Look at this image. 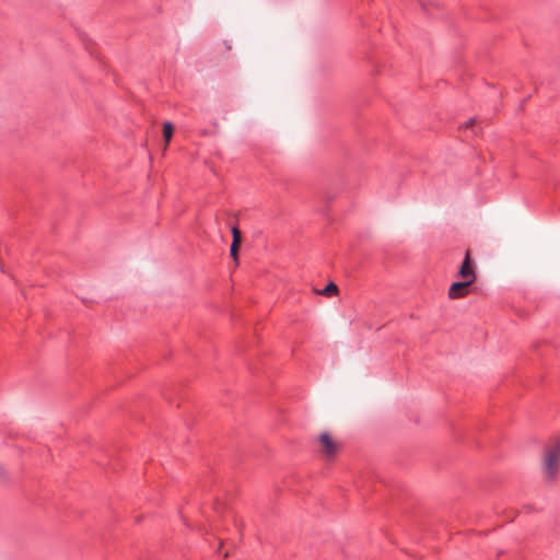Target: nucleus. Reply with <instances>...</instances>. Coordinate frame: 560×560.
I'll list each match as a JSON object with an SVG mask.
<instances>
[{"label": "nucleus", "instance_id": "7", "mask_svg": "<svg viewBox=\"0 0 560 560\" xmlns=\"http://www.w3.org/2000/svg\"><path fill=\"white\" fill-rule=\"evenodd\" d=\"M338 292V288L334 282H329L320 292L323 295L330 296L332 294H336Z\"/></svg>", "mask_w": 560, "mask_h": 560}, {"label": "nucleus", "instance_id": "4", "mask_svg": "<svg viewBox=\"0 0 560 560\" xmlns=\"http://www.w3.org/2000/svg\"><path fill=\"white\" fill-rule=\"evenodd\" d=\"M458 275L465 280L472 279V282H475L476 273H475V268H474L471 259H470L469 252H466V255H465V258H464V261L462 264Z\"/></svg>", "mask_w": 560, "mask_h": 560}, {"label": "nucleus", "instance_id": "8", "mask_svg": "<svg viewBox=\"0 0 560 560\" xmlns=\"http://www.w3.org/2000/svg\"><path fill=\"white\" fill-rule=\"evenodd\" d=\"M474 124V119H469V121L467 122V125H471Z\"/></svg>", "mask_w": 560, "mask_h": 560}, {"label": "nucleus", "instance_id": "6", "mask_svg": "<svg viewBox=\"0 0 560 560\" xmlns=\"http://www.w3.org/2000/svg\"><path fill=\"white\" fill-rule=\"evenodd\" d=\"M173 136V125L170 121L163 124V137L165 142H170Z\"/></svg>", "mask_w": 560, "mask_h": 560}, {"label": "nucleus", "instance_id": "3", "mask_svg": "<svg viewBox=\"0 0 560 560\" xmlns=\"http://www.w3.org/2000/svg\"><path fill=\"white\" fill-rule=\"evenodd\" d=\"M319 442L322 443V452L326 457H332L338 451V445L332 441L329 433L324 432L319 435Z\"/></svg>", "mask_w": 560, "mask_h": 560}, {"label": "nucleus", "instance_id": "5", "mask_svg": "<svg viewBox=\"0 0 560 560\" xmlns=\"http://www.w3.org/2000/svg\"><path fill=\"white\" fill-rule=\"evenodd\" d=\"M232 236L233 241L230 247V254L231 256L236 260L237 259V252L241 245V231L237 226L232 228Z\"/></svg>", "mask_w": 560, "mask_h": 560}, {"label": "nucleus", "instance_id": "2", "mask_svg": "<svg viewBox=\"0 0 560 560\" xmlns=\"http://www.w3.org/2000/svg\"><path fill=\"white\" fill-rule=\"evenodd\" d=\"M472 283H474L472 279L465 280L462 282H454L448 289L450 299H460V298L466 296L468 293V288Z\"/></svg>", "mask_w": 560, "mask_h": 560}, {"label": "nucleus", "instance_id": "1", "mask_svg": "<svg viewBox=\"0 0 560 560\" xmlns=\"http://www.w3.org/2000/svg\"><path fill=\"white\" fill-rule=\"evenodd\" d=\"M560 468V439L546 448L542 459V475L545 480L555 481Z\"/></svg>", "mask_w": 560, "mask_h": 560}]
</instances>
